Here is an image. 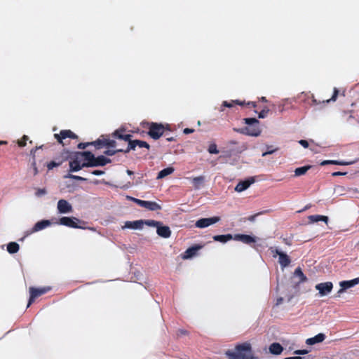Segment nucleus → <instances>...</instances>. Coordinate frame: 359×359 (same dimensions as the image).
Returning <instances> with one entry per match:
<instances>
[{"mask_svg":"<svg viewBox=\"0 0 359 359\" xmlns=\"http://www.w3.org/2000/svg\"><path fill=\"white\" fill-rule=\"evenodd\" d=\"M46 194V189H38L36 192V195L37 196H41L43 195H45Z\"/></svg>","mask_w":359,"mask_h":359,"instance_id":"obj_47","label":"nucleus"},{"mask_svg":"<svg viewBox=\"0 0 359 359\" xmlns=\"http://www.w3.org/2000/svg\"><path fill=\"white\" fill-rule=\"evenodd\" d=\"M39 173L38 168H35L33 169V175L36 176Z\"/></svg>","mask_w":359,"mask_h":359,"instance_id":"obj_62","label":"nucleus"},{"mask_svg":"<svg viewBox=\"0 0 359 359\" xmlns=\"http://www.w3.org/2000/svg\"><path fill=\"white\" fill-rule=\"evenodd\" d=\"M19 245L15 242H11L7 245V250L10 254H14L18 252Z\"/></svg>","mask_w":359,"mask_h":359,"instance_id":"obj_29","label":"nucleus"},{"mask_svg":"<svg viewBox=\"0 0 359 359\" xmlns=\"http://www.w3.org/2000/svg\"><path fill=\"white\" fill-rule=\"evenodd\" d=\"M70 177L72 179H74L76 180H78V181H86V178L82 177L81 176H78V175H71Z\"/></svg>","mask_w":359,"mask_h":359,"instance_id":"obj_51","label":"nucleus"},{"mask_svg":"<svg viewBox=\"0 0 359 359\" xmlns=\"http://www.w3.org/2000/svg\"><path fill=\"white\" fill-rule=\"evenodd\" d=\"M148 125L149 131L147 134L154 140L159 139L164 134L166 130H170L168 125L165 126L162 123H158L155 122L149 123Z\"/></svg>","mask_w":359,"mask_h":359,"instance_id":"obj_4","label":"nucleus"},{"mask_svg":"<svg viewBox=\"0 0 359 359\" xmlns=\"http://www.w3.org/2000/svg\"><path fill=\"white\" fill-rule=\"evenodd\" d=\"M255 182V180L254 177H250L244 181L239 182L235 187V191L238 192L243 191Z\"/></svg>","mask_w":359,"mask_h":359,"instance_id":"obj_16","label":"nucleus"},{"mask_svg":"<svg viewBox=\"0 0 359 359\" xmlns=\"http://www.w3.org/2000/svg\"><path fill=\"white\" fill-rule=\"evenodd\" d=\"M188 334H189V332L184 329H180L176 332V335L177 337H180L183 335H188Z\"/></svg>","mask_w":359,"mask_h":359,"instance_id":"obj_44","label":"nucleus"},{"mask_svg":"<svg viewBox=\"0 0 359 359\" xmlns=\"http://www.w3.org/2000/svg\"><path fill=\"white\" fill-rule=\"evenodd\" d=\"M51 224L50 221L48 219H43L41 221L37 222L33 228L27 233V235H29L31 233L41 231L46 227L49 226Z\"/></svg>","mask_w":359,"mask_h":359,"instance_id":"obj_14","label":"nucleus"},{"mask_svg":"<svg viewBox=\"0 0 359 359\" xmlns=\"http://www.w3.org/2000/svg\"><path fill=\"white\" fill-rule=\"evenodd\" d=\"M29 290L30 296L27 307H29L35 301L36 298L48 292L50 290V287L35 288L34 287H30Z\"/></svg>","mask_w":359,"mask_h":359,"instance_id":"obj_7","label":"nucleus"},{"mask_svg":"<svg viewBox=\"0 0 359 359\" xmlns=\"http://www.w3.org/2000/svg\"><path fill=\"white\" fill-rule=\"evenodd\" d=\"M194 132V129L189 128H187L184 129V130H183V133L184 134H191V133H193Z\"/></svg>","mask_w":359,"mask_h":359,"instance_id":"obj_56","label":"nucleus"},{"mask_svg":"<svg viewBox=\"0 0 359 359\" xmlns=\"http://www.w3.org/2000/svg\"><path fill=\"white\" fill-rule=\"evenodd\" d=\"M103 140V145L105 146V147H108V142L110 141L111 140L110 139H108V138H103L102 139Z\"/></svg>","mask_w":359,"mask_h":359,"instance_id":"obj_60","label":"nucleus"},{"mask_svg":"<svg viewBox=\"0 0 359 359\" xmlns=\"http://www.w3.org/2000/svg\"><path fill=\"white\" fill-rule=\"evenodd\" d=\"M82 153L83 151L76 152L73 156H69L71 158L69 161V170L71 172L79 171L82 168L86 167V165H84L86 163L85 156H83Z\"/></svg>","mask_w":359,"mask_h":359,"instance_id":"obj_5","label":"nucleus"},{"mask_svg":"<svg viewBox=\"0 0 359 359\" xmlns=\"http://www.w3.org/2000/svg\"><path fill=\"white\" fill-rule=\"evenodd\" d=\"M294 275L299 278V283L304 282L307 280L306 276L304 274L301 268L299 267L295 269Z\"/></svg>","mask_w":359,"mask_h":359,"instance_id":"obj_32","label":"nucleus"},{"mask_svg":"<svg viewBox=\"0 0 359 359\" xmlns=\"http://www.w3.org/2000/svg\"><path fill=\"white\" fill-rule=\"evenodd\" d=\"M235 101V104H238L240 106H243L245 104H246L247 103H245L244 101H240V100H234Z\"/></svg>","mask_w":359,"mask_h":359,"instance_id":"obj_58","label":"nucleus"},{"mask_svg":"<svg viewBox=\"0 0 359 359\" xmlns=\"http://www.w3.org/2000/svg\"><path fill=\"white\" fill-rule=\"evenodd\" d=\"M308 353L309 351L306 349L297 350L294 352V353L297 355H305L307 354Z\"/></svg>","mask_w":359,"mask_h":359,"instance_id":"obj_48","label":"nucleus"},{"mask_svg":"<svg viewBox=\"0 0 359 359\" xmlns=\"http://www.w3.org/2000/svg\"><path fill=\"white\" fill-rule=\"evenodd\" d=\"M347 165L351 164V162H346V161H335V160H325L320 163L321 165Z\"/></svg>","mask_w":359,"mask_h":359,"instance_id":"obj_25","label":"nucleus"},{"mask_svg":"<svg viewBox=\"0 0 359 359\" xmlns=\"http://www.w3.org/2000/svg\"><path fill=\"white\" fill-rule=\"evenodd\" d=\"M174 170L175 169L172 167H168L164 168L158 173L157 179L164 178L165 177L172 174Z\"/></svg>","mask_w":359,"mask_h":359,"instance_id":"obj_27","label":"nucleus"},{"mask_svg":"<svg viewBox=\"0 0 359 359\" xmlns=\"http://www.w3.org/2000/svg\"><path fill=\"white\" fill-rule=\"evenodd\" d=\"M125 149H107L104 153L107 156H114L118 152H123L124 153Z\"/></svg>","mask_w":359,"mask_h":359,"instance_id":"obj_35","label":"nucleus"},{"mask_svg":"<svg viewBox=\"0 0 359 359\" xmlns=\"http://www.w3.org/2000/svg\"><path fill=\"white\" fill-rule=\"evenodd\" d=\"M346 175V172H339V171H337V172H334L332 175L333 177H337V176H341V175Z\"/></svg>","mask_w":359,"mask_h":359,"instance_id":"obj_55","label":"nucleus"},{"mask_svg":"<svg viewBox=\"0 0 359 359\" xmlns=\"http://www.w3.org/2000/svg\"><path fill=\"white\" fill-rule=\"evenodd\" d=\"M43 146H40V147H36L35 148L32 149L31 151H30V154L31 156H32V158H33V161L32 162V168H37L36 166V159H35V153L36 151L39 149H41Z\"/></svg>","mask_w":359,"mask_h":359,"instance_id":"obj_34","label":"nucleus"},{"mask_svg":"<svg viewBox=\"0 0 359 359\" xmlns=\"http://www.w3.org/2000/svg\"><path fill=\"white\" fill-rule=\"evenodd\" d=\"M29 140L27 135H24L20 140H18V144L20 147H24L26 146L27 141Z\"/></svg>","mask_w":359,"mask_h":359,"instance_id":"obj_37","label":"nucleus"},{"mask_svg":"<svg viewBox=\"0 0 359 359\" xmlns=\"http://www.w3.org/2000/svg\"><path fill=\"white\" fill-rule=\"evenodd\" d=\"M311 165H305L303 167H299L295 169L294 175L295 176H301L304 175L310 168Z\"/></svg>","mask_w":359,"mask_h":359,"instance_id":"obj_31","label":"nucleus"},{"mask_svg":"<svg viewBox=\"0 0 359 359\" xmlns=\"http://www.w3.org/2000/svg\"><path fill=\"white\" fill-rule=\"evenodd\" d=\"M117 145L116 142L114 140H111L108 142V147L109 148H115Z\"/></svg>","mask_w":359,"mask_h":359,"instance_id":"obj_49","label":"nucleus"},{"mask_svg":"<svg viewBox=\"0 0 359 359\" xmlns=\"http://www.w3.org/2000/svg\"><path fill=\"white\" fill-rule=\"evenodd\" d=\"M246 105L250 106V107H254V108H255V107H257V104H256V102H248L246 104Z\"/></svg>","mask_w":359,"mask_h":359,"instance_id":"obj_59","label":"nucleus"},{"mask_svg":"<svg viewBox=\"0 0 359 359\" xmlns=\"http://www.w3.org/2000/svg\"><path fill=\"white\" fill-rule=\"evenodd\" d=\"M81 154L85 156L86 163L84 165H86L87 168L104 166L111 161V159L102 155L95 157L90 151H83Z\"/></svg>","mask_w":359,"mask_h":359,"instance_id":"obj_2","label":"nucleus"},{"mask_svg":"<svg viewBox=\"0 0 359 359\" xmlns=\"http://www.w3.org/2000/svg\"><path fill=\"white\" fill-rule=\"evenodd\" d=\"M243 122L248 126L242 128H233V130L241 134L253 137L259 136L262 130L259 127V121L255 118H245Z\"/></svg>","mask_w":359,"mask_h":359,"instance_id":"obj_1","label":"nucleus"},{"mask_svg":"<svg viewBox=\"0 0 359 359\" xmlns=\"http://www.w3.org/2000/svg\"><path fill=\"white\" fill-rule=\"evenodd\" d=\"M215 241L221 242V243H226L229 241L233 239V236L231 234H226V235H216L212 237Z\"/></svg>","mask_w":359,"mask_h":359,"instance_id":"obj_23","label":"nucleus"},{"mask_svg":"<svg viewBox=\"0 0 359 359\" xmlns=\"http://www.w3.org/2000/svg\"><path fill=\"white\" fill-rule=\"evenodd\" d=\"M78 222H81V221L76 217H62L59 219L57 224L71 228L80 229L81 226L78 225Z\"/></svg>","mask_w":359,"mask_h":359,"instance_id":"obj_9","label":"nucleus"},{"mask_svg":"<svg viewBox=\"0 0 359 359\" xmlns=\"http://www.w3.org/2000/svg\"><path fill=\"white\" fill-rule=\"evenodd\" d=\"M146 209H148L149 210L155 211V210H159L161 209V207L159 204L154 201H146L145 205L144 207Z\"/></svg>","mask_w":359,"mask_h":359,"instance_id":"obj_24","label":"nucleus"},{"mask_svg":"<svg viewBox=\"0 0 359 359\" xmlns=\"http://www.w3.org/2000/svg\"><path fill=\"white\" fill-rule=\"evenodd\" d=\"M333 285L331 282H325L317 284L316 289L318 290L320 296L328 294L332 290Z\"/></svg>","mask_w":359,"mask_h":359,"instance_id":"obj_13","label":"nucleus"},{"mask_svg":"<svg viewBox=\"0 0 359 359\" xmlns=\"http://www.w3.org/2000/svg\"><path fill=\"white\" fill-rule=\"evenodd\" d=\"M143 221L142 220H137L134 222H127L126 223V226L130 229H140L142 227Z\"/></svg>","mask_w":359,"mask_h":359,"instance_id":"obj_28","label":"nucleus"},{"mask_svg":"<svg viewBox=\"0 0 359 359\" xmlns=\"http://www.w3.org/2000/svg\"><path fill=\"white\" fill-rule=\"evenodd\" d=\"M269 111V109L267 107H264L258 114V117L259 118H265L268 113Z\"/></svg>","mask_w":359,"mask_h":359,"instance_id":"obj_40","label":"nucleus"},{"mask_svg":"<svg viewBox=\"0 0 359 359\" xmlns=\"http://www.w3.org/2000/svg\"><path fill=\"white\" fill-rule=\"evenodd\" d=\"M325 339V335L323 333H319L313 337L306 339V343L308 345H313L317 343L323 341Z\"/></svg>","mask_w":359,"mask_h":359,"instance_id":"obj_20","label":"nucleus"},{"mask_svg":"<svg viewBox=\"0 0 359 359\" xmlns=\"http://www.w3.org/2000/svg\"><path fill=\"white\" fill-rule=\"evenodd\" d=\"M269 251L271 252L273 257H276V256H278V262L282 267H286L290 264L291 260L289 256L285 253L280 251L278 248L274 247H270Z\"/></svg>","mask_w":359,"mask_h":359,"instance_id":"obj_6","label":"nucleus"},{"mask_svg":"<svg viewBox=\"0 0 359 359\" xmlns=\"http://www.w3.org/2000/svg\"><path fill=\"white\" fill-rule=\"evenodd\" d=\"M137 147H138L140 148L144 147L148 150L150 148L149 144L145 141L139 140H132L130 139V140L129 141V143L128 144L127 147L124 150V153L126 154V153H128L131 150H135V148Z\"/></svg>","mask_w":359,"mask_h":359,"instance_id":"obj_10","label":"nucleus"},{"mask_svg":"<svg viewBox=\"0 0 359 359\" xmlns=\"http://www.w3.org/2000/svg\"><path fill=\"white\" fill-rule=\"evenodd\" d=\"M275 151H276V149H269V147H268L267 151L262 154V156H266V155L271 154Z\"/></svg>","mask_w":359,"mask_h":359,"instance_id":"obj_53","label":"nucleus"},{"mask_svg":"<svg viewBox=\"0 0 359 359\" xmlns=\"http://www.w3.org/2000/svg\"><path fill=\"white\" fill-rule=\"evenodd\" d=\"M65 161V158H59L58 162H56V161H51L49 163H47V168L49 170H53L54 168L58 167L63 162Z\"/></svg>","mask_w":359,"mask_h":359,"instance_id":"obj_30","label":"nucleus"},{"mask_svg":"<svg viewBox=\"0 0 359 359\" xmlns=\"http://www.w3.org/2000/svg\"><path fill=\"white\" fill-rule=\"evenodd\" d=\"M205 181V177L204 176H198L192 178V183L194 185V187L196 189H200L201 186L203 184Z\"/></svg>","mask_w":359,"mask_h":359,"instance_id":"obj_26","label":"nucleus"},{"mask_svg":"<svg viewBox=\"0 0 359 359\" xmlns=\"http://www.w3.org/2000/svg\"><path fill=\"white\" fill-rule=\"evenodd\" d=\"M260 100L263 102H267V100H266V98L265 97H262Z\"/></svg>","mask_w":359,"mask_h":359,"instance_id":"obj_64","label":"nucleus"},{"mask_svg":"<svg viewBox=\"0 0 359 359\" xmlns=\"http://www.w3.org/2000/svg\"><path fill=\"white\" fill-rule=\"evenodd\" d=\"M259 214H260V213H257V214H255V215H253L250 216V217H248V220H249V221H251V222L255 221V219L256 217H257V215H259Z\"/></svg>","mask_w":359,"mask_h":359,"instance_id":"obj_57","label":"nucleus"},{"mask_svg":"<svg viewBox=\"0 0 359 359\" xmlns=\"http://www.w3.org/2000/svg\"><path fill=\"white\" fill-rule=\"evenodd\" d=\"M103 143L102 139H97V140L90 142V145H94L97 149H100L104 146Z\"/></svg>","mask_w":359,"mask_h":359,"instance_id":"obj_38","label":"nucleus"},{"mask_svg":"<svg viewBox=\"0 0 359 359\" xmlns=\"http://www.w3.org/2000/svg\"><path fill=\"white\" fill-rule=\"evenodd\" d=\"M234 104H235V101L234 100H232L231 102L224 101L222 102V107L230 108V107H232Z\"/></svg>","mask_w":359,"mask_h":359,"instance_id":"obj_46","label":"nucleus"},{"mask_svg":"<svg viewBox=\"0 0 359 359\" xmlns=\"http://www.w3.org/2000/svg\"><path fill=\"white\" fill-rule=\"evenodd\" d=\"M104 173V171L100 170H95L92 172V174L94 175H102Z\"/></svg>","mask_w":359,"mask_h":359,"instance_id":"obj_54","label":"nucleus"},{"mask_svg":"<svg viewBox=\"0 0 359 359\" xmlns=\"http://www.w3.org/2000/svg\"><path fill=\"white\" fill-rule=\"evenodd\" d=\"M130 198L140 206L144 208L145 205L146 201L137 199L135 198L130 197Z\"/></svg>","mask_w":359,"mask_h":359,"instance_id":"obj_41","label":"nucleus"},{"mask_svg":"<svg viewBox=\"0 0 359 359\" xmlns=\"http://www.w3.org/2000/svg\"><path fill=\"white\" fill-rule=\"evenodd\" d=\"M68 158H69V151H64V152L62 154V155L60 156L55 158L54 161H56V162H58L59 158H65V161H67Z\"/></svg>","mask_w":359,"mask_h":359,"instance_id":"obj_45","label":"nucleus"},{"mask_svg":"<svg viewBox=\"0 0 359 359\" xmlns=\"http://www.w3.org/2000/svg\"><path fill=\"white\" fill-rule=\"evenodd\" d=\"M338 94H339V90L337 88H334V91H333V95L331 97L330 99L329 100H327V102H329L330 101H335L337 98V96H338Z\"/></svg>","mask_w":359,"mask_h":359,"instance_id":"obj_43","label":"nucleus"},{"mask_svg":"<svg viewBox=\"0 0 359 359\" xmlns=\"http://www.w3.org/2000/svg\"><path fill=\"white\" fill-rule=\"evenodd\" d=\"M145 224L149 226L157 227L158 225L161 224V222L155 220H147L145 222Z\"/></svg>","mask_w":359,"mask_h":359,"instance_id":"obj_42","label":"nucleus"},{"mask_svg":"<svg viewBox=\"0 0 359 359\" xmlns=\"http://www.w3.org/2000/svg\"><path fill=\"white\" fill-rule=\"evenodd\" d=\"M54 137L60 144H62V146L67 144V143L64 142V140H66L67 138H78V136L70 130H62L59 134H55Z\"/></svg>","mask_w":359,"mask_h":359,"instance_id":"obj_8","label":"nucleus"},{"mask_svg":"<svg viewBox=\"0 0 359 359\" xmlns=\"http://www.w3.org/2000/svg\"><path fill=\"white\" fill-rule=\"evenodd\" d=\"M208 151L210 154H217L219 153V150L217 149V145L215 144H211L209 146Z\"/></svg>","mask_w":359,"mask_h":359,"instance_id":"obj_39","label":"nucleus"},{"mask_svg":"<svg viewBox=\"0 0 359 359\" xmlns=\"http://www.w3.org/2000/svg\"><path fill=\"white\" fill-rule=\"evenodd\" d=\"M358 283H359V278H354L351 280L341 281V282H340V286L341 287V289L339 292H341L343 290L350 288L351 287H353Z\"/></svg>","mask_w":359,"mask_h":359,"instance_id":"obj_19","label":"nucleus"},{"mask_svg":"<svg viewBox=\"0 0 359 359\" xmlns=\"http://www.w3.org/2000/svg\"><path fill=\"white\" fill-rule=\"evenodd\" d=\"M284 359H303V358L300 356H293V357L285 358Z\"/></svg>","mask_w":359,"mask_h":359,"instance_id":"obj_61","label":"nucleus"},{"mask_svg":"<svg viewBox=\"0 0 359 359\" xmlns=\"http://www.w3.org/2000/svg\"><path fill=\"white\" fill-rule=\"evenodd\" d=\"M88 145H90V142H87V143H79L78 144V148L79 149H86Z\"/></svg>","mask_w":359,"mask_h":359,"instance_id":"obj_50","label":"nucleus"},{"mask_svg":"<svg viewBox=\"0 0 359 359\" xmlns=\"http://www.w3.org/2000/svg\"><path fill=\"white\" fill-rule=\"evenodd\" d=\"M233 240L252 245V243L256 242L257 238L250 235L237 233L233 235Z\"/></svg>","mask_w":359,"mask_h":359,"instance_id":"obj_12","label":"nucleus"},{"mask_svg":"<svg viewBox=\"0 0 359 359\" xmlns=\"http://www.w3.org/2000/svg\"><path fill=\"white\" fill-rule=\"evenodd\" d=\"M283 351V347L277 342L272 343L269 346V352L273 355H280Z\"/></svg>","mask_w":359,"mask_h":359,"instance_id":"obj_21","label":"nucleus"},{"mask_svg":"<svg viewBox=\"0 0 359 359\" xmlns=\"http://www.w3.org/2000/svg\"><path fill=\"white\" fill-rule=\"evenodd\" d=\"M202 248H203V245H193V246L189 248L188 249H187V250L182 255V259H188L193 257L194 256H195L196 255L197 252L199 250H201Z\"/></svg>","mask_w":359,"mask_h":359,"instance_id":"obj_17","label":"nucleus"},{"mask_svg":"<svg viewBox=\"0 0 359 359\" xmlns=\"http://www.w3.org/2000/svg\"><path fill=\"white\" fill-rule=\"evenodd\" d=\"M310 223H315L320 221L324 222L326 224L328 222V217L324 215H313L308 217Z\"/></svg>","mask_w":359,"mask_h":359,"instance_id":"obj_22","label":"nucleus"},{"mask_svg":"<svg viewBox=\"0 0 359 359\" xmlns=\"http://www.w3.org/2000/svg\"><path fill=\"white\" fill-rule=\"evenodd\" d=\"M206 219L208 221V226L218 222L221 219L220 217H218V216H215V217H209V218H206Z\"/></svg>","mask_w":359,"mask_h":359,"instance_id":"obj_36","label":"nucleus"},{"mask_svg":"<svg viewBox=\"0 0 359 359\" xmlns=\"http://www.w3.org/2000/svg\"><path fill=\"white\" fill-rule=\"evenodd\" d=\"M299 143L304 148H307L309 147V142L306 140H301L299 141Z\"/></svg>","mask_w":359,"mask_h":359,"instance_id":"obj_52","label":"nucleus"},{"mask_svg":"<svg viewBox=\"0 0 359 359\" xmlns=\"http://www.w3.org/2000/svg\"><path fill=\"white\" fill-rule=\"evenodd\" d=\"M57 211L60 214H67L73 212L72 205L66 200L60 199L57 205Z\"/></svg>","mask_w":359,"mask_h":359,"instance_id":"obj_11","label":"nucleus"},{"mask_svg":"<svg viewBox=\"0 0 359 359\" xmlns=\"http://www.w3.org/2000/svg\"><path fill=\"white\" fill-rule=\"evenodd\" d=\"M236 352L227 351L226 355L229 359H249V356L244 353L245 351H250L251 346L249 343H243L236 346Z\"/></svg>","mask_w":359,"mask_h":359,"instance_id":"obj_3","label":"nucleus"},{"mask_svg":"<svg viewBox=\"0 0 359 359\" xmlns=\"http://www.w3.org/2000/svg\"><path fill=\"white\" fill-rule=\"evenodd\" d=\"M195 226H196V227L200 228V229H203V228L208 227V226L207 219L201 218V219H198V221H196Z\"/></svg>","mask_w":359,"mask_h":359,"instance_id":"obj_33","label":"nucleus"},{"mask_svg":"<svg viewBox=\"0 0 359 359\" xmlns=\"http://www.w3.org/2000/svg\"><path fill=\"white\" fill-rule=\"evenodd\" d=\"M167 140L168 142H172V141H175V138L173 137H168Z\"/></svg>","mask_w":359,"mask_h":359,"instance_id":"obj_63","label":"nucleus"},{"mask_svg":"<svg viewBox=\"0 0 359 359\" xmlns=\"http://www.w3.org/2000/svg\"><path fill=\"white\" fill-rule=\"evenodd\" d=\"M157 230L156 232L158 235L161 237L167 238H169L171 235V231L168 226H161V224L160 225H158L156 227Z\"/></svg>","mask_w":359,"mask_h":359,"instance_id":"obj_18","label":"nucleus"},{"mask_svg":"<svg viewBox=\"0 0 359 359\" xmlns=\"http://www.w3.org/2000/svg\"><path fill=\"white\" fill-rule=\"evenodd\" d=\"M125 132L126 130L124 128H118L111 134V137L115 139L124 140L128 144L132 135L130 134H126Z\"/></svg>","mask_w":359,"mask_h":359,"instance_id":"obj_15","label":"nucleus"}]
</instances>
